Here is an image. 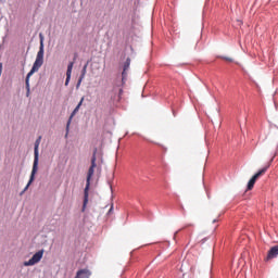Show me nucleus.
Listing matches in <instances>:
<instances>
[{"mask_svg":"<svg viewBox=\"0 0 278 278\" xmlns=\"http://www.w3.org/2000/svg\"><path fill=\"white\" fill-rule=\"evenodd\" d=\"M270 168V164L260 169L248 182V190H253L255 186V181L262 177V175H266V170Z\"/></svg>","mask_w":278,"mask_h":278,"instance_id":"3","label":"nucleus"},{"mask_svg":"<svg viewBox=\"0 0 278 278\" xmlns=\"http://www.w3.org/2000/svg\"><path fill=\"white\" fill-rule=\"evenodd\" d=\"M42 140V137H38V139L35 141V149H34V163H33V175H36L38 173V147H40V142Z\"/></svg>","mask_w":278,"mask_h":278,"instance_id":"4","label":"nucleus"},{"mask_svg":"<svg viewBox=\"0 0 278 278\" xmlns=\"http://www.w3.org/2000/svg\"><path fill=\"white\" fill-rule=\"evenodd\" d=\"M121 94H123V89H119V99H121Z\"/></svg>","mask_w":278,"mask_h":278,"instance_id":"14","label":"nucleus"},{"mask_svg":"<svg viewBox=\"0 0 278 278\" xmlns=\"http://www.w3.org/2000/svg\"><path fill=\"white\" fill-rule=\"evenodd\" d=\"M45 64V39L42 38V35H40V47L39 51L37 53L36 60L34 62V65L30 70V73L26 76V87L29 88V77L34 75V73H38L40 71V67Z\"/></svg>","mask_w":278,"mask_h":278,"instance_id":"1","label":"nucleus"},{"mask_svg":"<svg viewBox=\"0 0 278 278\" xmlns=\"http://www.w3.org/2000/svg\"><path fill=\"white\" fill-rule=\"evenodd\" d=\"M110 212H112V207L110 208Z\"/></svg>","mask_w":278,"mask_h":278,"instance_id":"15","label":"nucleus"},{"mask_svg":"<svg viewBox=\"0 0 278 278\" xmlns=\"http://www.w3.org/2000/svg\"><path fill=\"white\" fill-rule=\"evenodd\" d=\"M73 66H75V62H70L67 65L65 86H68L71 81V75L73 74Z\"/></svg>","mask_w":278,"mask_h":278,"instance_id":"9","label":"nucleus"},{"mask_svg":"<svg viewBox=\"0 0 278 278\" xmlns=\"http://www.w3.org/2000/svg\"><path fill=\"white\" fill-rule=\"evenodd\" d=\"M187 227H192V224H188L184 227V229H186Z\"/></svg>","mask_w":278,"mask_h":278,"instance_id":"13","label":"nucleus"},{"mask_svg":"<svg viewBox=\"0 0 278 278\" xmlns=\"http://www.w3.org/2000/svg\"><path fill=\"white\" fill-rule=\"evenodd\" d=\"M87 68H88V63H86L81 70V75L78 79V83L76 85V88H79V86H81V81H84V77H86V73H87Z\"/></svg>","mask_w":278,"mask_h":278,"instance_id":"11","label":"nucleus"},{"mask_svg":"<svg viewBox=\"0 0 278 278\" xmlns=\"http://www.w3.org/2000/svg\"><path fill=\"white\" fill-rule=\"evenodd\" d=\"M36 178V175H34V169L31 170V174H30V178H29V181L28 184L26 185V187L24 188V190L20 193L21 197H23V194H25V192H27V190H29V186H31V184H34V179Z\"/></svg>","mask_w":278,"mask_h":278,"instance_id":"10","label":"nucleus"},{"mask_svg":"<svg viewBox=\"0 0 278 278\" xmlns=\"http://www.w3.org/2000/svg\"><path fill=\"white\" fill-rule=\"evenodd\" d=\"M94 168H97V149L93 151V154L91 157V165L87 174V181H86V187L84 191V207L88 205V191L90 190V180L92 179V175H94Z\"/></svg>","mask_w":278,"mask_h":278,"instance_id":"2","label":"nucleus"},{"mask_svg":"<svg viewBox=\"0 0 278 278\" xmlns=\"http://www.w3.org/2000/svg\"><path fill=\"white\" fill-rule=\"evenodd\" d=\"M222 60H225L226 62H233V59L229 58V56H220Z\"/></svg>","mask_w":278,"mask_h":278,"instance_id":"12","label":"nucleus"},{"mask_svg":"<svg viewBox=\"0 0 278 278\" xmlns=\"http://www.w3.org/2000/svg\"><path fill=\"white\" fill-rule=\"evenodd\" d=\"M45 255V250H40L37 253L33 255V257L29 261L24 262V266H34L42 260V256Z\"/></svg>","mask_w":278,"mask_h":278,"instance_id":"5","label":"nucleus"},{"mask_svg":"<svg viewBox=\"0 0 278 278\" xmlns=\"http://www.w3.org/2000/svg\"><path fill=\"white\" fill-rule=\"evenodd\" d=\"M276 257H278V244L269 249L265 262H270V260H275Z\"/></svg>","mask_w":278,"mask_h":278,"instance_id":"6","label":"nucleus"},{"mask_svg":"<svg viewBox=\"0 0 278 278\" xmlns=\"http://www.w3.org/2000/svg\"><path fill=\"white\" fill-rule=\"evenodd\" d=\"M83 104H84V97L80 99L79 103L77 104V106L72 112V114L70 116V119L67 122L66 129H68V127H71V121H73V117L75 116V114H77L79 112V109L81 108Z\"/></svg>","mask_w":278,"mask_h":278,"instance_id":"7","label":"nucleus"},{"mask_svg":"<svg viewBox=\"0 0 278 278\" xmlns=\"http://www.w3.org/2000/svg\"><path fill=\"white\" fill-rule=\"evenodd\" d=\"M129 66H131V59L127 58L124 63V68L122 73V80L125 81V77H127V71H129Z\"/></svg>","mask_w":278,"mask_h":278,"instance_id":"8","label":"nucleus"}]
</instances>
